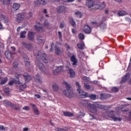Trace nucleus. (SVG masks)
<instances>
[{
  "label": "nucleus",
  "instance_id": "1",
  "mask_svg": "<svg viewBox=\"0 0 131 131\" xmlns=\"http://www.w3.org/2000/svg\"><path fill=\"white\" fill-rule=\"evenodd\" d=\"M34 55L36 57L37 60L39 61L41 59L44 63H48V59H47V54L46 53H41V52L38 50H34Z\"/></svg>",
  "mask_w": 131,
  "mask_h": 131
},
{
  "label": "nucleus",
  "instance_id": "2",
  "mask_svg": "<svg viewBox=\"0 0 131 131\" xmlns=\"http://www.w3.org/2000/svg\"><path fill=\"white\" fill-rule=\"evenodd\" d=\"M63 84H65L67 90L63 91V94L65 95L66 97H68V98H72L74 94L72 91L70 90V88H71V86L65 81H63Z\"/></svg>",
  "mask_w": 131,
  "mask_h": 131
},
{
  "label": "nucleus",
  "instance_id": "3",
  "mask_svg": "<svg viewBox=\"0 0 131 131\" xmlns=\"http://www.w3.org/2000/svg\"><path fill=\"white\" fill-rule=\"evenodd\" d=\"M90 111L92 113H97V108L99 109H105V105L94 103L93 104H89Z\"/></svg>",
  "mask_w": 131,
  "mask_h": 131
},
{
  "label": "nucleus",
  "instance_id": "4",
  "mask_svg": "<svg viewBox=\"0 0 131 131\" xmlns=\"http://www.w3.org/2000/svg\"><path fill=\"white\" fill-rule=\"evenodd\" d=\"M76 85L77 88V92L79 94V98H86L88 93L80 89L81 86L78 82H76Z\"/></svg>",
  "mask_w": 131,
  "mask_h": 131
},
{
  "label": "nucleus",
  "instance_id": "5",
  "mask_svg": "<svg viewBox=\"0 0 131 131\" xmlns=\"http://www.w3.org/2000/svg\"><path fill=\"white\" fill-rule=\"evenodd\" d=\"M107 117L114 121H121V120H122V118L115 117L114 115V111H112L109 112Z\"/></svg>",
  "mask_w": 131,
  "mask_h": 131
},
{
  "label": "nucleus",
  "instance_id": "6",
  "mask_svg": "<svg viewBox=\"0 0 131 131\" xmlns=\"http://www.w3.org/2000/svg\"><path fill=\"white\" fill-rule=\"evenodd\" d=\"M11 49L13 51L12 52H11L10 51L7 50L5 52V56L7 59H11L12 55H14L15 54L14 52L16 51V48L14 47H11Z\"/></svg>",
  "mask_w": 131,
  "mask_h": 131
},
{
  "label": "nucleus",
  "instance_id": "7",
  "mask_svg": "<svg viewBox=\"0 0 131 131\" xmlns=\"http://www.w3.org/2000/svg\"><path fill=\"white\" fill-rule=\"evenodd\" d=\"M37 67L39 69V70L43 73V74H48V70L43 65V64L41 62H38L37 64Z\"/></svg>",
  "mask_w": 131,
  "mask_h": 131
},
{
  "label": "nucleus",
  "instance_id": "8",
  "mask_svg": "<svg viewBox=\"0 0 131 131\" xmlns=\"http://www.w3.org/2000/svg\"><path fill=\"white\" fill-rule=\"evenodd\" d=\"M3 103L6 106V107H11V108L15 109V110H19V107H16L15 106V104L8 100H4Z\"/></svg>",
  "mask_w": 131,
  "mask_h": 131
},
{
  "label": "nucleus",
  "instance_id": "9",
  "mask_svg": "<svg viewBox=\"0 0 131 131\" xmlns=\"http://www.w3.org/2000/svg\"><path fill=\"white\" fill-rule=\"evenodd\" d=\"M25 16L24 14H22L21 13H18L16 15V20L17 23H21V22L23 21V20H24Z\"/></svg>",
  "mask_w": 131,
  "mask_h": 131
},
{
  "label": "nucleus",
  "instance_id": "10",
  "mask_svg": "<svg viewBox=\"0 0 131 131\" xmlns=\"http://www.w3.org/2000/svg\"><path fill=\"white\" fill-rule=\"evenodd\" d=\"M34 35H35V33L32 31H29L28 33V39L31 41H33L34 39Z\"/></svg>",
  "mask_w": 131,
  "mask_h": 131
},
{
  "label": "nucleus",
  "instance_id": "11",
  "mask_svg": "<svg viewBox=\"0 0 131 131\" xmlns=\"http://www.w3.org/2000/svg\"><path fill=\"white\" fill-rule=\"evenodd\" d=\"M22 45L23 47H24V48L27 50H29V51H32L33 49V47H32V45H31V43H28L25 42H23Z\"/></svg>",
  "mask_w": 131,
  "mask_h": 131
},
{
  "label": "nucleus",
  "instance_id": "12",
  "mask_svg": "<svg viewBox=\"0 0 131 131\" xmlns=\"http://www.w3.org/2000/svg\"><path fill=\"white\" fill-rule=\"evenodd\" d=\"M57 13H66V7L64 6H58L56 9Z\"/></svg>",
  "mask_w": 131,
  "mask_h": 131
},
{
  "label": "nucleus",
  "instance_id": "13",
  "mask_svg": "<svg viewBox=\"0 0 131 131\" xmlns=\"http://www.w3.org/2000/svg\"><path fill=\"white\" fill-rule=\"evenodd\" d=\"M80 105L81 106H83L84 107H88L89 111H90V105H92L91 103H89L88 100H82L80 102Z\"/></svg>",
  "mask_w": 131,
  "mask_h": 131
},
{
  "label": "nucleus",
  "instance_id": "14",
  "mask_svg": "<svg viewBox=\"0 0 131 131\" xmlns=\"http://www.w3.org/2000/svg\"><path fill=\"white\" fill-rule=\"evenodd\" d=\"M83 31L86 34H90L92 32V29L88 25H85L83 27Z\"/></svg>",
  "mask_w": 131,
  "mask_h": 131
},
{
  "label": "nucleus",
  "instance_id": "15",
  "mask_svg": "<svg viewBox=\"0 0 131 131\" xmlns=\"http://www.w3.org/2000/svg\"><path fill=\"white\" fill-rule=\"evenodd\" d=\"M24 59L26 67L27 68H29L30 67V61H29V58H28V56H26L24 57Z\"/></svg>",
  "mask_w": 131,
  "mask_h": 131
},
{
  "label": "nucleus",
  "instance_id": "16",
  "mask_svg": "<svg viewBox=\"0 0 131 131\" xmlns=\"http://www.w3.org/2000/svg\"><path fill=\"white\" fill-rule=\"evenodd\" d=\"M86 6L88 8H92L95 6V4H94V0H86Z\"/></svg>",
  "mask_w": 131,
  "mask_h": 131
},
{
  "label": "nucleus",
  "instance_id": "17",
  "mask_svg": "<svg viewBox=\"0 0 131 131\" xmlns=\"http://www.w3.org/2000/svg\"><path fill=\"white\" fill-rule=\"evenodd\" d=\"M62 53H63V51L60 49L58 46H55V53L57 56H60L62 55Z\"/></svg>",
  "mask_w": 131,
  "mask_h": 131
},
{
  "label": "nucleus",
  "instance_id": "18",
  "mask_svg": "<svg viewBox=\"0 0 131 131\" xmlns=\"http://www.w3.org/2000/svg\"><path fill=\"white\" fill-rule=\"evenodd\" d=\"M95 8L98 10H103V9L106 8V5H105L104 3H102L100 4H96Z\"/></svg>",
  "mask_w": 131,
  "mask_h": 131
},
{
  "label": "nucleus",
  "instance_id": "19",
  "mask_svg": "<svg viewBox=\"0 0 131 131\" xmlns=\"http://www.w3.org/2000/svg\"><path fill=\"white\" fill-rule=\"evenodd\" d=\"M130 76V74L129 73H127L125 75V76L122 78V80L120 81V83H124L127 79H129V77Z\"/></svg>",
  "mask_w": 131,
  "mask_h": 131
},
{
  "label": "nucleus",
  "instance_id": "20",
  "mask_svg": "<svg viewBox=\"0 0 131 131\" xmlns=\"http://www.w3.org/2000/svg\"><path fill=\"white\" fill-rule=\"evenodd\" d=\"M31 106L33 108V111H34L35 115H39V111H38V109H37V107H36V105H35L34 104H31Z\"/></svg>",
  "mask_w": 131,
  "mask_h": 131
},
{
  "label": "nucleus",
  "instance_id": "21",
  "mask_svg": "<svg viewBox=\"0 0 131 131\" xmlns=\"http://www.w3.org/2000/svg\"><path fill=\"white\" fill-rule=\"evenodd\" d=\"M14 83H15V84H21V82L19 80H16L15 79H13L12 80H10L9 82V85H13Z\"/></svg>",
  "mask_w": 131,
  "mask_h": 131
},
{
  "label": "nucleus",
  "instance_id": "22",
  "mask_svg": "<svg viewBox=\"0 0 131 131\" xmlns=\"http://www.w3.org/2000/svg\"><path fill=\"white\" fill-rule=\"evenodd\" d=\"M35 3L37 5H41L42 6H46V5H47V3L46 1H45V0H36L35 2Z\"/></svg>",
  "mask_w": 131,
  "mask_h": 131
},
{
  "label": "nucleus",
  "instance_id": "23",
  "mask_svg": "<svg viewBox=\"0 0 131 131\" xmlns=\"http://www.w3.org/2000/svg\"><path fill=\"white\" fill-rule=\"evenodd\" d=\"M0 20L1 21H4V23H8V18L4 14H0Z\"/></svg>",
  "mask_w": 131,
  "mask_h": 131
},
{
  "label": "nucleus",
  "instance_id": "24",
  "mask_svg": "<svg viewBox=\"0 0 131 131\" xmlns=\"http://www.w3.org/2000/svg\"><path fill=\"white\" fill-rule=\"evenodd\" d=\"M69 73L71 78H73L75 76V72L72 69H70L69 70Z\"/></svg>",
  "mask_w": 131,
  "mask_h": 131
},
{
  "label": "nucleus",
  "instance_id": "25",
  "mask_svg": "<svg viewBox=\"0 0 131 131\" xmlns=\"http://www.w3.org/2000/svg\"><path fill=\"white\" fill-rule=\"evenodd\" d=\"M23 77H24L26 82H28L29 80H31V76L28 74H25L23 75Z\"/></svg>",
  "mask_w": 131,
  "mask_h": 131
},
{
  "label": "nucleus",
  "instance_id": "26",
  "mask_svg": "<svg viewBox=\"0 0 131 131\" xmlns=\"http://www.w3.org/2000/svg\"><path fill=\"white\" fill-rule=\"evenodd\" d=\"M109 97V95L107 94H103L101 93L100 94V99L101 100H106V99H108Z\"/></svg>",
  "mask_w": 131,
  "mask_h": 131
},
{
  "label": "nucleus",
  "instance_id": "27",
  "mask_svg": "<svg viewBox=\"0 0 131 131\" xmlns=\"http://www.w3.org/2000/svg\"><path fill=\"white\" fill-rule=\"evenodd\" d=\"M40 25V23L37 22L36 25L35 26V28L37 31H40V30H42V27L39 26Z\"/></svg>",
  "mask_w": 131,
  "mask_h": 131
},
{
  "label": "nucleus",
  "instance_id": "28",
  "mask_svg": "<svg viewBox=\"0 0 131 131\" xmlns=\"http://www.w3.org/2000/svg\"><path fill=\"white\" fill-rule=\"evenodd\" d=\"M63 114L64 116L67 117H72L73 116V114L69 112H63Z\"/></svg>",
  "mask_w": 131,
  "mask_h": 131
},
{
  "label": "nucleus",
  "instance_id": "29",
  "mask_svg": "<svg viewBox=\"0 0 131 131\" xmlns=\"http://www.w3.org/2000/svg\"><path fill=\"white\" fill-rule=\"evenodd\" d=\"M35 80L36 82H38L39 83H41V78L39 74H37L36 75V77L35 78Z\"/></svg>",
  "mask_w": 131,
  "mask_h": 131
},
{
  "label": "nucleus",
  "instance_id": "30",
  "mask_svg": "<svg viewBox=\"0 0 131 131\" xmlns=\"http://www.w3.org/2000/svg\"><path fill=\"white\" fill-rule=\"evenodd\" d=\"M71 60L73 62V65H76V63H77V60H76V58L74 55H72L71 57Z\"/></svg>",
  "mask_w": 131,
  "mask_h": 131
},
{
  "label": "nucleus",
  "instance_id": "31",
  "mask_svg": "<svg viewBox=\"0 0 131 131\" xmlns=\"http://www.w3.org/2000/svg\"><path fill=\"white\" fill-rule=\"evenodd\" d=\"M19 8H20L19 4H18L17 3L13 4L12 6V8L13 10H15V11H17V10H19Z\"/></svg>",
  "mask_w": 131,
  "mask_h": 131
},
{
  "label": "nucleus",
  "instance_id": "32",
  "mask_svg": "<svg viewBox=\"0 0 131 131\" xmlns=\"http://www.w3.org/2000/svg\"><path fill=\"white\" fill-rule=\"evenodd\" d=\"M77 47L80 50H83V48H84V42H81L77 44Z\"/></svg>",
  "mask_w": 131,
  "mask_h": 131
},
{
  "label": "nucleus",
  "instance_id": "33",
  "mask_svg": "<svg viewBox=\"0 0 131 131\" xmlns=\"http://www.w3.org/2000/svg\"><path fill=\"white\" fill-rule=\"evenodd\" d=\"M7 81H8V78L5 77L4 79L1 80L0 84L1 85H3V84H6Z\"/></svg>",
  "mask_w": 131,
  "mask_h": 131
},
{
  "label": "nucleus",
  "instance_id": "34",
  "mask_svg": "<svg viewBox=\"0 0 131 131\" xmlns=\"http://www.w3.org/2000/svg\"><path fill=\"white\" fill-rule=\"evenodd\" d=\"M118 14L119 16H125L127 13L126 12H125V11L122 10V11H119Z\"/></svg>",
  "mask_w": 131,
  "mask_h": 131
},
{
  "label": "nucleus",
  "instance_id": "35",
  "mask_svg": "<svg viewBox=\"0 0 131 131\" xmlns=\"http://www.w3.org/2000/svg\"><path fill=\"white\" fill-rule=\"evenodd\" d=\"M26 33H27V32L26 31H23L21 32L20 34V38H25V37H26Z\"/></svg>",
  "mask_w": 131,
  "mask_h": 131
},
{
  "label": "nucleus",
  "instance_id": "36",
  "mask_svg": "<svg viewBox=\"0 0 131 131\" xmlns=\"http://www.w3.org/2000/svg\"><path fill=\"white\" fill-rule=\"evenodd\" d=\"M37 41H38L39 43H42V42H43V38H42V37L41 36H37Z\"/></svg>",
  "mask_w": 131,
  "mask_h": 131
},
{
  "label": "nucleus",
  "instance_id": "37",
  "mask_svg": "<svg viewBox=\"0 0 131 131\" xmlns=\"http://www.w3.org/2000/svg\"><path fill=\"white\" fill-rule=\"evenodd\" d=\"M62 69H63V67H57L56 69L53 71V72L54 73H55V72H60V71H62Z\"/></svg>",
  "mask_w": 131,
  "mask_h": 131
},
{
  "label": "nucleus",
  "instance_id": "38",
  "mask_svg": "<svg viewBox=\"0 0 131 131\" xmlns=\"http://www.w3.org/2000/svg\"><path fill=\"white\" fill-rule=\"evenodd\" d=\"M99 26L101 29H105V28L107 27V26H106V24L103 22H101Z\"/></svg>",
  "mask_w": 131,
  "mask_h": 131
},
{
  "label": "nucleus",
  "instance_id": "39",
  "mask_svg": "<svg viewBox=\"0 0 131 131\" xmlns=\"http://www.w3.org/2000/svg\"><path fill=\"white\" fill-rule=\"evenodd\" d=\"M26 88H27V85L26 83H25V84L20 85L19 86V90L20 91H24V90H25V89H26Z\"/></svg>",
  "mask_w": 131,
  "mask_h": 131
},
{
  "label": "nucleus",
  "instance_id": "40",
  "mask_svg": "<svg viewBox=\"0 0 131 131\" xmlns=\"http://www.w3.org/2000/svg\"><path fill=\"white\" fill-rule=\"evenodd\" d=\"M70 23L71 25H72L73 27H75V26H76V24L75 23V21H74V20H73V18H71L70 20Z\"/></svg>",
  "mask_w": 131,
  "mask_h": 131
},
{
  "label": "nucleus",
  "instance_id": "41",
  "mask_svg": "<svg viewBox=\"0 0 131 131\" xmlns=\"http://www.w3.org/2000/svg\"><path fill=\"white\" fill-rule=\"evenodd\" d=\"M52 89L54 90V91H57V90H59V86L57 84L54 83L52 85Z\"/></svg>",
  "mask_w": 131,
  "mask_h": 131
},
{
  "label": "nucleus",
  "instance_id": "42",
  "mask_svg": "<svg viewBox=\"0 0 131 131\" xmlns=\"http://www.w3.org/2000/svg\"><path fill=\"white\" fill-rule=\"evenodd\" d=\"M85 114L84 113L80 112L79 114L77 115L78 118H81L82 117L84 116Z\"/></svg>",
  "mask_w": 131,
  "mask_h": 131
},
{
  "label": "nucleus",
  "instance_id": "43",
  "mask_svg": "<svg viewBox=\"0 0 131 131\" xmlns=\"http://www.w3.org/2000/svg\"><path fill=\"white\" fill-rule=\"evenodd\" d=\"M84 88L86 89V90H90V89H91V85H90L88 83H85L84 84Z\"/></svg>",
  "mask_w": 131,
  "mask_h": 131
},
{
  "label": "nucleus",
  "instance_id": "44",
  "mask_svg": "<svg viewBox=\"0 0 131 131\" xmlns=\"http://www.w3.org/2000/svg\"><path fill=\"white\" fill-rule=\"evenodd\" d=\"M78 37L79 38V39H84V35L82 33H80L79 35H78Z\"/></svg>",
  "mask_w": 131,
  "mask_h": 131
},
{
  "label": "nucleus",
  "instance_id": "45",
  "mask_svg": "<svg viewBox=\"0 0 131 131\" xmlns=\"http://www.w3.org/2000/svg\"><path fill=\"white\" fill-rule=\"evenodd\" d=\"M90 98L91 100H96V99H97V96L95 94H92L90 95Z\"/></svg>",
  "mask_w": 131,
  "mask_h": 131
},
{
  "label": "nucleus",
  "instance_id": "46",
  "mask_svg": "<svg viewBox=\"0 0 131 131\" xmlns=\"http://www.w3.org/2000/svg\"><path fill=\"white\" fill-rule=\"evenodd\" d=\"M82 79L83 80V81H84L85 82H88L89 80H90L89 79V77H87L86 76H84L82 78Z\"/></svg>",
  "mask_w": 131,
  "mask_h": 131
},
{
  "label": "nucleus",
  "instance_id": "47",
  "mask_svg": "<svg viewBox=\"0 0 131 131\" xmlns=\"http://www.w3.org/2000/svg\"><path fill=\"white\" fill-rule=\"evenodd\" d=\"M118 91H119L118 88L116 87H114L112 89V92H114V93H116L118 92Z\"/></svg>",
  "mask_w": 131,
  "mask_h": 131
},
{
  "label": "nucleus",
  "instance_id": "48",
  "mask_svg": "<svg viewBox=\"0 0 131 131\" xmlns=\"http://www.w3.org/2000/svg\"><path fill=\"white\" fill-rule=\"evenodd\" d=\"M49 22L48 21V20H45L44 23H43V26H45V27H48L49 26Z\"/></svg>",
  "mask_w": 131,
  "mask_h": 131
},
{
  "label": "nucleus",
  "instance_id": "49",
  "mask_svg": "<svg viewBox=\"0 0 131 131\" xmlns=\"http://www.w3.org/2000/svg\"><path fill=\"white\" fill-rule=\"evenodd\" d=\"M30 110V107H29V106H24V107H23V110H25L26 111H28Z\"/></svg>",
  "mask_w": 131,
  "mask_h": 131
},
{
  "label": "nucleus",
  "instance_id": "50",
  "mask_svg": "<svg viewBox=\"0 0 131 131\" xmlns=\"http://www.w3.org/2000/svg\"><path fill=\"white\" fill-rule=\"evenodd\" d=\"M60 28H64V21L61 22L59 25Z\"/></svg>",
  "mask_w": 131,
  "mask_h": 131
},
{
  "label": "nucleus",
  "instance_id": "51",
  "mask_svg": "<svg viewBox=\"0 0 131 131\" xmlns=\"http://www.w3.org/2000/svg\"><path fill=\"white\" fill-rule=\"evenodd\" d=\"M13 67L14 68H17V67H18V63L15 62L14 63H13Z\"/></svg>",
  "mask_w": 131,
  "mask_h": 131
},
{
  "label": "nucleus",
  "instance_id": "52",
  "mask_svg": "<svg viewBox=\"0 0 131 131\" xmlns=\"http://www.w3.org/2000/svg\"><path fill=\"white\" fill-rule=\"evenodd\" d=\"M56 131H66V129L62 128H57Z\"/></svg>",
  "mask_w": 131,
  "mask_h": 131
},
{
  "label": "nucleus",
  "instance_id": "53",
  "mask_svg": "<svg viewBox=\"0 0 131 131\" xmlns=\"http://www.w3.org/2000/svg\"><path fill=\"white\" fill-rule=\"evenodd\" d=\"M41 97L39 94H35V98H36V99H40Z\"/></svg>",
  "mask_w": 131,
  "mask_h": 131
},
{
  "label": "nucleus",
  "instance_id": "54",
  "mask_svg": "<svg viewBox=\"0 0 131 131\" xmlns=\"http://www.w3.org/2000/svg\"><path fill=\"white\" fill-rule=\"evenodd\" d=\"M0 131H5V127L4 126L0 125Z\"/></svg>",
  "mask_w": 131,
  "mask_h": 131
},
{
  "label": "nucleus",
  "instance_id": "55",
  "mask_svg": "<svg viewBox=\"0 0 131 131\" xmlns=\"http://www.w3.org/2000/svg\"><path fill=\"white\" fill-rule=\"evenodd\" d=\"M90 119H95V116L94 115L90 114Z\"/></svg>",
  "mask_w": 131,
  "mask_h": 131
},
{
  "label": "nucleus",
  "instance_id": "56",
  "mask_svg": "<svg viewBox=\"0 0 131 131\" xmlns=\"http://www.w3.org/2000/svg\"><path fill=\"white\" fill-rule=\"evenodd\" d=\"M58 33L59 36V39H62V33H61V32H58Z\"/></svg>",
  "mask_w": 131,
  "mask_h": 131
},
{
  "label": "nucleus",
  "instance_id": "57",
  "mask_svg": "<svg viewBox=\"0 0 131 131\" xmlns=\"http://www.w3.org/2000/svg\"><path fill=\"white\" fill-rule=\"evenodd\" d=\"M75 14L76 15V16H80L81 15V13H80V12L78 11V12H76L75 13Z\"/></svg>",
  "mask_w": 131,
  "mask_h": 131
},
{
  "label": "nucleus",
  "instance_id": "58",
  "mask_svg": "<svg viewBox=\"0 0 131 131\" xmlns=\"http://www.w3.org/2000/svg\"><path fill=\"white\" fill-rule=\"evenodd\" d=\"M75 0H66V3H73Z\"/></svg>",
  "mask_w": 131,
  "mask_h": 131
},
{
  "label": "nucleus",
  "instance_id": "59",
  "mask_svg": "<svg viewBox=\"0 0 131 131\" xmlns=\"http://www.w3.org/2000/svg\"><path fill=\"white\" fill-rule=\"evenodd\" d=\"M2 29H4V27H3V24H2V23L0 22V30H2Z\"/></svg>",
  "mask_w": 131,
  "mask_h": 131
},
{
  "label": "nucleus",
  "instance_id": "60",
  "mask_svg": "<svg viewBox=\"0 0 131 131\" xmlns=\"http://www.w3.org/2000/svg\"><path fill=\"white\" fill-rule=\"evenodd\" d=\"M21 28H22V27H18L17 29V32H20V30L21 29Z\"/></svg>",
  "mask_w": 131,
  "mask_h": 131
},
{
  "label": "nucleus",
  "instance_id": "61",
  "mask_svg": "<svg viewBox=\"0 0 131 131\" xmlns=\"http://www.w3.org/2000/svg\"><path fill=\"white\" fill-rule=\"evenodd\" d=\"M80 54L82 57H84V52H80Z\"/></svg>",
  "mask_w": 131,
  "mask_h": 131
},
{
  "label": "nucleus",
  "instance_id": "62",
  "mask_svg": "<svg viewBox=\"0 0 131 131\" xmlns=\"http://www.w3.org/2000/svg\"><path fill=\"white\" fill-rule=\"evenodd\" d=\"M3 5H7V0H3Z\"/></svg>",
  "mask_w": 131,
  "mask_h": 131
},
{
  "label": "nucleus",
  "instance_id": "63",
  "mask_svg": "<svg viewBox=\"0 0 131 131\" xmlns=\"http://www.w3.org/2000/svg\"><path fill=\"white\" fill-rule=\"evenodd\" d=\"M32 16V12H30L29 13V16L30 17V18H31V16Z\"/></svg>",
  "mask_w": 131,
  "mask_h": 131
},
{
  "label": "nucleus",
  "instance_id": "64",
  "mask_svg": "<svg viewBox=\"0 0 131 131\" xmlns=\"http://www.w3.org/2000/svg\"><path fill=\"white\" fill-rule=\"evenodd\" d=\"M28 128L27 127L24 128L23 129V131H28Z\"/></svg>",
  "mask_w": 131,
  "mask_h": 131
}]
</instances>
